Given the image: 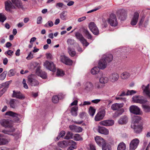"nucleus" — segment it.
I'll return each mask as SVG.
<instances>
[{
  "mask_svg": "<svg viewBox=\"0 0 150 150\" xmlns=\"http://www.w3.org/2000/svg\"><path fill=\"white\" fill-rule=\"evenodd\" d=\"M127 121V118L125 116L121 117L119 120L118 122L119 124H122L126 123Z\"/></svg>",
  "mask_w": 150,
  "mask_h": 150,
  "instance_id": "nucleus-30",
  "label": "nucleus"
},
{
  "mask_svg": "<svg viewBox=\"0 0 150 150\" xmlns=\"http://www.w3.org/2000/svg\"><path fill=\"white\" fill-rule=\"evenodd\" d=\"M8 128H10V129L7 130H4L3 131V132L5 134H7L15 136V134H11L10 133L14 132L15 131V128L13 127L12 125V126L11 127H8Z\"/></svg>",
  "mask_w": 150,
  "mask_h": 150,
  "instance_id": "nucleus-27",
  "label": "nucleus"
},
{
  "mask_svg": "<svg viewBox=\"0 0 150 150\" xmlns=\"http://www.w3.org/2000/svg\"><path fill=\"white\" fill-rule=\"evenodd\" d=\"M54 25L53 22L51 21H49L45 24L44 26L46 28H49L52 26Z\"/></svg>",
  "mask_w": 150,
  "mask_h": 150,
  "instance_id": "nucleus-43",
  "label": "nucleus"
},
{
  "mask_svg": "<svg viewBox=\"0 0 150 150\" xmlns=\"http://www.w3.org/2000/svg\"><path fill=\"white\" fill-rule=\"evenodd\" d=\"M101 100L100 99H96L95 100H91V102L92 103L97 104L99 103Z\"/></svg>",
  "mask_w": 150,
  "mask_h": 150,
  "instance_id": "nucleus-64",
  "label": "nucleus"
},
{
  "mask_svg": "<svg viewBox=\"0 0 150 150\" xmlns=\"http://www.w3.org/2000/svg\"><path fill=\"white\" fill-rule=\"evenodd\" d=\"M102 150H111V148L110 146L108 144H106L104 146L102 147Z\"/></svg>",
  "mask_w": 150,
  "mask_h": 150,
  "instance_id": "nucleus-48",
  "label": "nucleus"
},
{
  "mask_svg": "<svg viewBox=\"0 0 150 150\" xmlns=\"http://www.w3.org/2000/svg\"><path fill=\"white\" fill-rule=\"evenodd\" d=\"M83 32L85 35L86 37L88 39L91 40L92 39V36L90 34L88 31L87 29L85 28L83 29Z\"/></svg>",
  "mask_w": 150,
  "mask_h": 150,
  "instance_id": "nucleus-33",
  "label": "nucleus"
},
{
  "mask_svg": "<svg viewBox=\"0 0 150 150\" xmlns=\"http://www.w3.org/2000/svg\"><path fill=\"white\" fill-rule=\"evenodd\" d=\"M67 42L68 45H72L74 44L75 41L74 40L69 39L67 40Z\"/></svg>",
  "mask_w": 150,
  "mask_h": 150,
  "instance_id": "nucleus-55",
  "label": "nucleus"
},
{
  "mask_svg": "<svg viewBox=\"0 0 150 150\" xmlns=\"http://www.w3.org/2000/svg\"><path fill=\"white\" fill-rule=\"evenodd\" d=\"M139 142L138 139L135 138L130 142L129 148L130 150H135L137 147Z\"/></svg>",
  "mask_w": 150,
  "mask_h": 150,
  "instance_id": "nucleus-5",
  "label": "nucleus"
},
{
  "mask_svg": "<svg viewBox=\"0 0 150 150\" xmlns=\"http://www.w3.org/2000/svg\"><path fill=\"white\" fill-rule=\"evenodd\" d=\"M150 85L148 84L146 86L144 85L142 86V88L143 90V92L146 95L147 97L150 99V88H149Z\"/></svg>",
  "mask_w": 150,
  "mask_h": 150,
  "instance_id": "nucleus-19",
  "label": "nucleus"
},
{
  "mask_svg": "<svg viewBox=\"0 0 150 150\" xmlns=\"http://www.w3.org/2000/svg\"><path fill=\"white\" fill-rule=\"evenodd\" d=\"M39 72L40 73L39 75L41 78L44 79H45L47 78L46 74L45 72L42 71L41 72L40 71H39Z\"/></svg>",
  "mask_w": 150,
  "mask_h": 150,
  "instance_id": "nucleus-46",
  "label": "nucleus"
},
{
  "mask_svg": "<svg viewBox=\"0 0 150 150\" xmlns=\"http://www.w3.org/2000/svg\"><path fill=\"white\" fill-rule=\"evenodd\" d=\"M16 73V72L14 70L11 69L8 72V75L9 77H11L14 76Z\"/></svg>",
  "mask_w": 150,
  "mask_h": 150,
  "instance_id": "nucleus-47",
  "label": "nucleus"
},
{
  "mask_svg": "<svg viewBox=\"0 0 150 150\" xmlns=\"http://www.w3.org/2000/svg\"><path fill=\"white\" fill-rule=\"evenodd\" d=\"M129 73L125 72L122 73L120 75V77L122 79L126 80L128 79L130 76Z\"/></svg>",
  "mask_w": 150,
  "mask_h": 150,
  "instance_id": "nucleus-31",
  "label": "nucleus"
},
{
  "mask_svg": "<svg viewBox=\"0 0 150 150\" xmlns=\"http://www.w3.org/2000/svg\"><path fill=\"white\" fill-rule=\"evenodd\" d=\"M119 76L117 73H113L110 74V81L113 82L117 81L119 79Z\"/></svg>",
  "mask_w": 150,
  "mask_h": 150,
  "instance_id": "nucleus-20",
  "label": "nucleus"
},
{
  "mask_svg": "<svg viewBox=\"0 0 150 150\" xmlns=\"http://www.w3.org/2000/svg\"><path fill=\"white\" fill-rule=\"evenodd\" d=\"M58 146L62 148L66 147L69 145L68 141H63L58 142Z\"/></svg>",
  "mask_w": 150,
  "mask_h": 150,
  "instance_id": "nucleus-29",
  "label": "nucleus"
},
{
  "mask_svg": "<svg viewBox=\"0 0 150 150\" xmlns=\"http://www.w3.org/2000/svg\"><path fill=\"white\" fill-rule=\"evenodd\" d=\"M115 99L117 100H121L125 102L126 101V99L125 98L121 96H120L119 95H118L116 97Z\"/></svg>",
  "mask_w": 150,
  "mask_h": 150,
  "instance_id": "nucleus-52",
  "label": "nucleus"
},
{
  "mask_svg": "<svg viewBox=\"0 0 150 150\" xmlns=\"http://www.w3.org/2000/svg\"><path fill=\"white\" fill-rule=\"evenodd\" d=\"M89 27L91 31L95 35H98L99 33L98 28L94 22H91L89 25Z\"/></svg>",
  "mask_w": 150,
  "mask_h": 150,
  "instance_id": "nucleus-8",
  "label": "nucleus"
},
{
  "mask_svg": "<svg viewBox=\"0 0 150 150\" xmlns=\"http://www.w3.org/2000/svg\"><path fill=\"white\" fill-rule=\"evenodd\" d=\"M105 113V110L103 109L98 112L95 117V119L96 121H98L102 120L104 117Z\"/></svg>",
  "mask_w": 150,
  "mask_h": 150,
  "instance_id": "nucleus-10",
  "label": "nucleus"
},
{
  "mask_svg": "<svg viewBox=\"0 0 150 150\" xmlns=\"http://www.w3.org/2000/svg\"><path fill=\"white\" fill-rule=\"evenodd\" d=\"M59 100L58 96L57 95H55L52 97V101L54 103H57L58 102Z\"/></svg>",
  "mask_w": 150,
  "mask_h": 150,
  "instance_id": "nucleus-51",
  "label": "nucleus"
},
{
  "mask_svg": "<svg viewBox=\"0 0 150 150\" xmlns=\"http://www.w3.org/2000/svg\"><path fill=\"white\" fill-rule=\"evenodd\" d=\"M130 111L136 115L140 114V110L139 108L137 106L134 105L131 106L129 108Z\"/></svg>",
  "mask_w": 150,
  "mask_h": 150,
  "instance_id": "nucleus-11",
  "label": "nucleus"
},
{
  "mask_svg": "<svg viewBox=\"0 0 150 150\" xmlns=\"http://www.w3.org/2000/svg\"><path fill=\"white\" fill-rule=\"evenodd\" d=\"M96 112V110L92 106H90L89 109V113L90 115L93 117Z\"/></svg>",
  "mask_w": 150,
  "mask_h": 150,
  "instance_id": "nucleus-40",
  "label": "nucleus"
},
{
  "mask_svg": "<svg viewBox=\"0 0 150 150\" xmlns=\"http://www.w3.org/2000/svg\"><path fill=\"white\" fill-rule=\"evenodd\" d=\"M34 76L31 75L28 77V83L31 86H38L39 83L36 79L33 78Z\"/></svg>",
  "mask_w": 150,
  "mask_h": 150,
  "instance_id": "nucleus-4",
  "label": "nucleus"
},
{
  "mask_svg": "<svg viewBox=\"0 0 150 150\" xmlns=\"http://www.w3.org/2000/svg\"><path fill=\"white\" fill-rule=\"evenodd\" d=\"M33 58V54L31 52H30L28 55V56L26 57V59L28 60H30Z\"/></svg>",
  "mask_w": 150,
  "mask_h": 150,
  "instance_id": "nucleus-61",
  "label": "nucleus"
},
{
  "mask_svg": "<svg viewBox=\"0 0 150 150\" xmlns=\"http://www.w3.org/2000/svg\"><path fill=\"white\" fill-rule=\"evenodd\" d=\"M119 18L122 21L125 20L127 17V13L124 10H122L118 15Z\"/></svg>",
  "mask_w": 150,
  "mask_h": 150,
  "instance_id": "nucleus-26",
  "label": "nucleus"
},
{
  "mask_svg": "<svg viewBox=\"0 0 150 150\" xmlns=\"http://www.w3.org/2000/svg\"><path fill=\"white\" fill-rule=\"evenodd\" d=\"M9 141V140L6 139L0 138V145L6 144L8 143Z\"/></svg>",
  "mask_w": 150,
  "mask_h": 150,
  "instance_id": "nucleus-41",
  "label": "nucleus"
},
{
  "mask_svg": "<svg viewBox=\"0 0 150 150\" xmlns=\"http://www.w3.org/2000/svg\"><path fill=\"white\" fill-rule=\"evenodd\" d=\"M95 88L96 89H100L102 88L103 86L100 84V83L98 82L95 83Z\"/></svg>",
  "mask_w": 150,
  "mask_h": 150,
  "instance_id": "nucleus-59",
  "label": "nucleus"
},
{
  "mask_svg": "<svg viewBox=\"0 0 150 150\" xmlns=\"http://www.w3.org/2000/svg\"><path fill=\"white\" fill-rule=\"evenodd\" d=\"M131 127L134 129V132L136 133H139L142 131V126L138 124L134 125H132L131 126Z\"/></svg>",
  "mask_w": 150,
  "mask_h": 150,
  "instance_id": "nucleus-17",
  "label": "nucleus"
},
{
  "mask_svg": "<svg viewBox=\"0 0 150 150\" xmlns=\"http://www.w3.org/2000/svg\"><path fill=\"white\" fill-rule=\"evenodd\" d=\"M98 68L97 67H95L93 68L91 70V73L93 74H96L99 72Z\"/></svg>",
  "mask_w": 150,
  "mask_h": 150,
  "instance_id": "nucleus-42",
  "label": "nucleus"
},
{
  "mask_svg": "<svg viewBox=\"0 0 150 150\" xmlns=\"http://www.w3.org/2000/svg\"><path fill=\"white\" fill-rule=\"evenodd\" d=\"M5 9L8 12H11L12 9H16V7L13 5L12 2L7 0L5 2Z\"/></svg>",
  "mask_w": 150,
  "mask_h": 150,
  "instance_id": "nucleus-7",
  "label": "nucleus"
},
{
  "mask_svg": "<svg viewBox=\"0 0 150 150\" xmlns=\"http://www.w3.org/2000/svg\"><path fill=\"white\" fill-rule=\"evenodd\" d=\"M7 73V71H4L0 75V80L2 81L4 79L6 78Z\"/></svg>",
  "mask_w": 150,
  "mask_h": 150,
  "instance_id": "nucleus-44",
  "label": "nucleus"
},
{
  "mask_svg": "<svg viewBox=\"0 0 150 150\" xmlns=\"http://www.w3.org/2000/svg\"><path fill=\"white\" fill-rule=\"evenodd\" d=\"M66 11H63L60 15V17L63 20H65L66 18Z\"/></svg>",
  "mask_w": 150,
  "mask_h": 150,
  "instance_id": "nucleus-50",
  "label": "nucleus"
},
{
  "mask_svg": "<svg viewBox=\"0 0 150 150\" xmlns=\"http://www.w3.org/2000/svg\"><path fill=\"white\" fill-rule=\"evenodd\" d=\"M57 75L58 76H63L64 74V73L63 71L60 69H57Z\"/></svg>",
  "mask_w": 150,
  "mask_h": 150,
  "instance_id": "nucleus-49",
  "label": "nucleus"
},
{
  "mask_svg": "<svg viewBox=\"0 0 150 150\" xmlns=\"http://www.w3.org/2000/svg\"><path fill=\"white\" fill-rule=\"evenodd\" d=\"M73 136V133L70 132H68L66 135L64 137V139H72Z\"/></svg>",
  "mask_w": 150,
  "mask_h": 150,
  "instance_id": "nucleus-38",
  "label": "nucleus"
},
{
  "mask_svg": "<svg viewBox=\"0 0 150 150\" xmlns=\"http://www.w3.org/2000/svg\"><path fill=\"white\" fill-rule=\"evenodd\" d=\"M103 58L105 59V61L108 62H110L112 61L113 59V56L111 54H108L107 55H104L103 57Z\"/></svg>",
  "mask_w": 150,
  "mask_h": 150,
  "instance_id": "nucleus-28",
  "label": "nucleus"
},
{
  "mask_svg": "<svg viewBox=\"0 0 150 150\" xmlns=\"http://www.w3.org/2000/svg\"><path fill=\"white\" fill-rule=\"evenodd\" d=\"M136 91L133 90H128L127 92L126 96H128L129 95H132L136 93Z\"/></svg>",
  "mask_w": 150,
  "mask_h": 150,
  "instance_id": "nucleus-57",
  "label": "nucleus"
},
{
  "mask_svg": "<svg viewBox=\"0 0 150 150\" xmlns=\"http://www.w3.org/2000/svg\"><path fill=\"white\" fill-rule=\"evenodd\" d=\"M68 52L69 55L72 57L74 56L76 54V52L74 50L69 47L68 48Z\"/></svg>",
  "mask_w": 150,
  "mask_h": 150,
  "instance_id": "nucleus-39",
  "label": "nucleus"
},
{
  "mask_svg": "<svg viewBox=\"0 0 150 150\" xmlns=\"http://www.w3.org/2000/svg\"><path fill=\"white\" fill-rule=\"evenodd\" d=\"M142 106L145 112H150V106L145 104L142 105Z\"/></svg>",
  "mask_w": 150,
  "mask_h": 150,
  "instance_id": "nucleus-37",
  "label": "nucleus"
},
{
  "mask_svg": "<svg viewBox=\"0 0 150 150\" xmlns=\"http://www.w3.org/2000/svg\"><path fill=\"white\" fill-rule=\"evenodd\" d=\"M75 36L76 38L79 40L83 45L88 46L89 44L86 40L84 38L82 34L79 32H76Z\"/></svg>",
  "mask_w": 150,
  "mask_h": 150,
  "instance_id": "nucleus-1",
  "label": "nucleus"
},
{
  "mask_svg": "<svg viewBox=\"0 0 150 150\" xmlns=\"http://www.w3.org/2000/svg\"><path fill=\"white\" fill-rule=\"evenodd\" d=\"M63 4L62 3H58L56 4V7L57 8L62 7L63 6Z\"/></svg>",
  "mask_w": 150,
  "mask_h": 150,
  "instance_id": "nucleus-63",
  "label": "nucleus"
},
{
  "mask_svg": "<svg viewBox=\"0 0 150 150\" xmlns=\"http://www.w3.org/2000/svg\"><path fill=\"white\" fill-rule=\"evenodd\" d=\"M1 125L5 127H11L12 124L8 120L3 119L0 121Z\"/></svg>",
  "mask_w": 150,
  "mask_h": 150,
  "instance_id": "nucleus-18",
  "label": "nucleus"
},
{
  "mask_svg": "<svg viewBox=\"0 0 150 150\" xmlns=\"http://www.w3.org/2000/svg\"><path fill=\"white\" fill-rule=\"evenodd\" d=\"M107 64V62L105 61V59L103 58L99 62L98 67L99 69H103L106 68Z\"/></svg>",
  "mask_w": 150,
  "mask_h": 150,
  "instance_id": "nucleus-15",
  "label": "nucleus"
},
{
  "mask_svg": "<svg viewBox=\"0 0 150 150\" xmlns=\"http://www.w3.org/2000/svg\"><path fill=\"white\" fill-rule=\"evenodd\" d=\"M132 99L134 103L140 104L145 103L147 101L146 99H144L142 96H134L133 97Z\"/></svg>",
  "mask_w": 150,
  "mask_h": 150,
  "instance_id": "nucleus-2",
  "label": "nucleus"
},
{
  "mask_svg": "<svg viewBox=\"0 0 150 150\" xmlns=\"http://www.w3.org/2000/svg\"><path fill=\"white\" fill-rule=\"evenodd\" d=\"M44 65L46 69L51 71L53 72L56 71L55 66L52 62L46 61L44 63Z\"/></svg>",
  "mask_w": 150,
  "mask_h": 150,
  "instance_id": "nucleus-3",
  "label": "nucleus"
},
{
  "mask_svg": "<svg viewBox=\"0 0 150 150\" xmlns=\"http://www.w3.org/2000/svg\"><path fill=\"white\" fill-rule=\"evenodd\" d=\"M13 53V52L11 50H8L6 52H5L4 54H7L8 55L11 56Z\"/></svg>",
  "mask_w": 150,
  "mask_h": 150,
  "instance_id": "nucleus-60",
  "label": "nucleus"
},
{
  "mask_svg": "<svg viewBox=\"0 0 150 150\" xmlns=\"http://www.w3.org/2000/svg\"><path fill=\"white\" fill-rule=\"evenodd\" d=\"M108 22L110 23L112 26H116L118 22L115 15L114 14H111L108 20Z\"/></svg>",
  "mask_w": 150,
  "mask_h": 150,
  "instance_id": "nucleus-6",
  "label": "nucleus"
},
{
  "mask_svg": "<svg viewBox=\"0 0 150 150\" xmlns=\"http://www.w3.org/2000/svg\"><path fill=\"white\" fill-rule=\"evenodd\" d=\"M78 110V107L76 106H74L72 108L71 110V112L72 115L76 116L77 115V111Z\"/></svg>",
  "mask_w": 150,
  "mask_h": 150,
  "instance_id": "nucleus-36",
  "label": "nucleus"
},
{
  "mask_svg": "<svg viewBox=\"0 0 150 150\" xmlns=\"http://www.w3.org/2000/svg\"><path fill=\"white\" fill-rule=\"evenodd\" d=\"M139 14L137 12H135L133 15V17L131 21V24L132 25H135L138 21Z\"/></svg>",
  "mask_w": 150,
  "mask_h": 150,
  "instance_id": "nucleus-13",
  "label": "nucleus"
},
{
  "mask_svg": "<svg viewBox=\"0 0 150 150\" xmlns=\"http://www.w3.org/2000/svg\"><path fill=\"white\" fill-rule=\"evenodd\" d=\"M133 119L134 122L135 123H138L141 120V117L139 116H136L134 117Z\"/></svg>",
  "mask_w": 150,
  "mask_h": 150,
  "instance_id": "nucleus-53",
  "label": "nucleus"
},
{
  "mask_svg": "<svg viewBox=\"0 0 150 150\" xmlns=\"http://www.w3.org/2000/svg\"><path fill=\"white\" fill-rule=\"evenodd\" d=\"M82 131V128L80 127L76 126L74 132H81Z\"/></svg>",
  "mask_w": 150,
  "mask_h": 150,
  "instance_id": "nucleus-58",
  "label": "nucleus"
},
{
  "mask_svg": "<svg viewBox=\"0 0 150 150\" xmlns=\"http://www.w3.org/2000/svg\"><path fill=\"white\" fill-rule=\"evenodd\" d=\"M68 144L69 145H71V146H74V147L76 148V143L73 141L71 140L68 141Z\"/></svg>",
  "mask_w": 150,
  "mask_h": 150,
  "instance_id": "nucleus-56",
  "label": "nucleus"
},
{
  "mask_svg": "<svg viewBox=\"0 0 150 150\" xmlns=\"http://www.w3.org/2000/svg\"><path fill=\"white\" fill-rule=\"evenodd\" d=\"M13 97L20 99H24L25 96L20 92H16L15 91H13Z\"/></svg>",
  "mask_w": 150,
  "mask_h": 150,
  "instance_id": "nucleus-21",
  "label": "nucleus"
},
{
  "mask_svg": "<svg viewBox=\"0 0 150 150\" xmlns=\"http://www.w3.org/2000/svg\"><path fill=\"white\" fill-rule=\"evenodd\" d=\"M93 85L90 82H88L86 83L85 85V89L87 91H90L93 90Z\"/></svg>",
  "mask_w": 150,
  "mask_h": 150,
  "instance_id": "nucleus-25",
  "label": "nucleus"
},
{
  "mask_svg": "<svg viewBox=\"0 0 150 150\" xmlns=\"http://www.w3.org/2000/svg\"><path fill=\"white\" fill-rule=\"evenodd\" d=\"M3 86H4V88H8V86H9V81H7L5 83H3Z\"/></svg>",
  "mask_w": 150,
  "mask_h": 150,
  "instance_id": "nucleus-62",
  "label": "nucleus"
},
{
  "mask_svg": "<svg viewBox=\"0 0 150 150\" xmlns=\"http://www.w3.org/2000/svg\"><path fill=\"white\" fill-rule=\"evenodd\" d=\"M124 105V104L115 103L112 105L111 106V109L113 110H117L119 109L122 108Z\"/></svg>",
  "mask_w": 150,
  "mask_h": 150,
  "instance_id": "nucleus-24",
  "label": "nucleus"
},
{
  "mask_svg": "<svg viewBox=\"0 0 150 150\" xmlns=\"http://www.w3.org/2000/svg\"><path fill=\"white\" fill-rule=\"evenodd\" d=\"M18 103V100L15 99H12L10 102V107L12 108H15L16 106V103Z\"/></svg>",
  "mask_w": 150,
  "mask_h": 150,
  "instance_id": "nucleus-34",
  "label": "nucleus"
},
{
  "mask_svg": "<svg viewBox=\"0 0 150 150\" xmlns=\"http://www.w3.org/2000/svg\"><path fill=\"white\" fill-rule=\"evenodd\" d=\"M109 79L108 77L105 76H102L100 78L99 81L100 83L102 84H105L108 81Z\"/></svg>",
  "mask_w": 150,
  "mask_h": 150,
  "instance_id": "nucleus-32",
  "label": "nucleus"
},
{
  "mask_svg": "<svg viewBox=\"0 0 150 150\" xmlns=\"http://www.w3.org/2000/svg\"><path fill=\"white\" fill-rule=\"evenodd\" d=\"M61 60L62 62L66 65H71L72 64V60L65 55L61 56Z\"/></svg>",
  "mask_w": 150,
  "mask_h": 150,
  "instance_id": "nucleus-12",
  "label": "nucleus"
},
{
  "mask_svg": "<svg viewBox=\"0 0 150 150\" xmlns=\"http://www.w3.org/2000/svg\"><path fill=\"white\" fill-rule=\"evenodd\" d=\"M97 130L99 133L102 134L107 135L109 134L108 130L103 127L98 126Z\"/></svg>",
  "mask_w": 150,
  "mask_h": 150,
  "instance_id": "nucleus-23",
  "label": "nucleus"
},
{
  "mask_svg": "<svg viewBox=\"0 0 150 150\" xmlns=\"http://www.w3.org/2000/svg\"><path fill=\"white\" fill-rule=\"evenodd\" d=\"M6 115H8L13 117H16V120L18 121L19 120V117H20V115L12 111H8L6 113Z\"/></svg>",
  "mask_w": 150,
  "mask_h": 150,
  "instance_id": "nucleus-22",
  "label": "nucleus"
},
{
  "mask_svg": "<svg viewBox=\"0 0 150 150\" xmlns=\"http://www.w3.org/2000/svg\"><path fill=\"white\" fill-rule=\"evenodd\" d=\"M11 1L16 8H21L22 9L24 8L21 0H11Z\"/></svg>",
  "mask_w": 150,
  "mask_h": 150,
  "instance_id": "nucleus-14",
  "label": "nucleus"
},
{
  "mask_svg": "<svg viewBox=\"0 0 150 150\" xmlns=\"http://www.w3.org/2000/svg\"><path fill=\"white\" fill-rule=\"evenodd\" d=\"M95 140L97 144L100 146H101L102 147L107 144L105 140L100 137H96L95 138Z\"/></svg>",
  "mask_w": 150,
  "mask_h": 150,
  "instance_id": "nucleus-9",
  "label": "nucleus"
},
{
  "mask_svg": "<svg viewBox=\"0 0 150 150\" xmlns=\"http://www.w3.org/2000/svg\"><path fill=\"white\" fill-rule=\"evenodd\" d=\"M74 137V140L76 141H79L82 140V137L78 134H75Z\"/></svg>",
  "mask_w": 150,
  "mask_h": 150,
  "instance_id": "nucleus-45",
  "label": "nucleus"
},
{
  "mask_svg": "<svg viewBox=\"0 0 150 150\" xmlns=\"http://www.w3.org/2000/svg\"><path fill=\"white\" fill-rule=\"evenodd\" d=\"M126 145L123 142L120 143L118 145L117 150H125Z\"/></svg>",
  "mask_w": 150,
  "mask_h": 150,
  "instance_id": "nucleus-35",
  "label": "nucleus"
},
{
  "mask_svg": "<svg viewBox=\"0 0 150 150\" xmlns=\"http://www.w3.org/2000/svg\"><path fill=\"white\" fill-rule=\"evenodd\" d=\"M100 125L105 126H112L114 124V121L112 120H107L100 122Z\"/></svg>",
  "mask_w": 150,
  "mask_h": 150,
  "instance_id": "nucleus-16",
  "label": "nucleus"
},
{
  "mask_svg": "<svg viewBox=\"0 0 150 150\" xmlns=\"http://www.w3.org/2000/svg\"><path fill=\"white\" fill-rule=\"evenodd\" d=\"M6 18L5 16L2 13H0V21L3 22L6 20Z\"/></svg>",
  "mask_w": 150,
  "mask_h": 150,
  "instance_id": "nucleus-54",
  "label": "nucleus"
}]
</instances>
